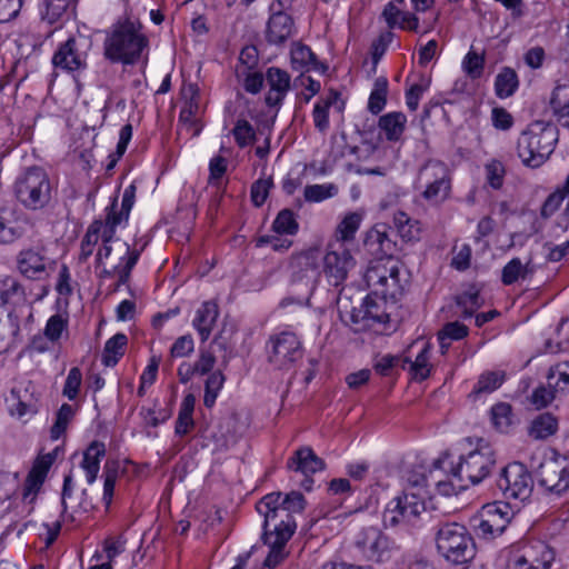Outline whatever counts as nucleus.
Wrapping results in <instances>:
<instances>
[{"label":"nucleus","mask_w":569,"mask_h":569,"mask_svg":"<svg viewBox=\"0 0 569 569\" xmlns=\"http://www.w3.org/2000/svg\"><path fill=\"white\" fill-rule=\"evenodd\" d=\"M356 261L345 244L331 242L323 257V272L332 286L342 283L348 272L353 269Z\"/></svg>","instance_id":"nucleus-15"},{"label":"nucleus","mask_w":569,"mask_h":569,"mask_svg":"<svg viewBox=\"0 0 569 569\" xmlns=\"http://www.w3.org/2000/svg\"><path fill=\"white\" fill-rule=\"evenodd\" d=\"M117 227H112V232L108 228L103 233L102 247L97 253V263L108 264L113 270H118L119 280L116 289L129 281L132 268L136 266L140 252L131 250L130 246L119 238H114Z\"/></svg>","instance_id":"nucleus-5"},{"label":"nucleus","mask_w":569,"mask_h":569,"mask_svg":"<svg viewBox=\"0 0 569 569\" xmlns=\"http://www.w3.org/2000/svg\"><path fill=\"white\" fill-rule=\"evenodd\" d=\"M272 184L271 178L259 179L253 182L251 187V200L256 207H261L264 203Z\"/></svg>","instance_id":"nucleus-58"},{"label":"nucleus","mask_w":569,"mask_h":569,"mask_svg":"<svg viewBox=\"0 0 569 569\" xmlns=\"http://www.w3.org/2000/svg\"><path fill=\"white\" fill-rule=\"evenodd\" d=\"M56 67L68 71H74L84 66V60L77 51L76 40L68 39L62 43L52 58Z\"/></svg>","instance_id":"nucleus-26"},{"label":"nucleus","mask_w":569,"mask_h":569,"mask_svg":"<svg viewBox=\"0 0 569 569\" xmlns=\"http://www.w3.org/2000/svg\"><path fill=\"white\" fill-rule=\"evenodd\" d=\"M269 91L266 96V103L269 107L280 106L290 90V76L287 71L271 67L266 74Z\"/></svg>","instance_id":"nucleus-20"},{"label":"nucleus","mask_w":569,"mask_h":569,"mask_svg":"<svg viewBox=\"0 0 569 569\" xmlns=\"http://www.w3.org/2000/svg\"><path fill=\"white\" fill-rule=\"evenodd\" d=\"M521 549L533 569H550L555 553L547 545L537 541L525 545Z\"/></svg>","instance_id":"nucleus-29"},{"label":"nucleus","mask_w":569,"mask_h":569,"mask_svg":"<svg viewBox=\"0 0 569 569\" xmlns=\"http://www.w3.org/2000/svg\"><path fill=\"white\" fill-rule=\"evenodd\" d=\"M6 402L11 415L22 417L27 413L36 411L37 399L34 397V386L29 380L17 382L10 395L6 398Z\"/></svg>","instance_id":"nucleus-17"},{"label":"nucleus","mask_w":569,"mask_h":569,"mask_svg":"<svg viewBox=\"0 0 569 569\" xmlns=\"http://www.w3.org/2000/svg\"><path fill=\"white\" fill-rule=\"evenodd\" d=\"M547 382L550 388L563 391L569 387V363H558L551 367L547 375Z\"/></svg>","instance_id":"nucleus-45"},{"label":"nucleus","mask_w":569,"mask_h":569,"mask_svg":"<svg viewBox=\"0 0 569 569\" xmlns=\"http://www.w3.org/2000/svg\"><path fill=\"white\" fill-rule=\"evenodd\" d=\"M496 465L493 450L489 446L480 447L451 468V476L458 480L459 489H467L470 485H478L486 479Z\"/></svg>","instance_id":"nucleus-6"},{"label":"nucleus","mask_w":569,"mask_h":569,"mask_svg":"<svg viewBox=\"0 0 569 569\" xmlns=\"http://www.w3.org/2000/svg\"><path fill=\"white\" fill-rule=\"evenodd\" d=\"M148 46V39L141 32V24L130 19L114 23L103 42L104 56L112 62L133 64Z\"/></svg>","instance_id":"nucleus-2"},{"label":"nucleus","mask_w":569,"mask_h":569,"mask_svg":"<svg viewBox=\"0 0 569 569\" xmlns=\"http://www.w3.org/2000/svg\"><path fill=\"white\" fill-rule=\"evenodd\" d=\"M550 107L557 121L569 129V87L558 86L550 98Z\"/></svg>","instance_id":"nucleus-31"},{"label":"nucleus","mask_w":569,"mask_h":569,"mask_svg":"<svg viewBox=\"0 0 569 569\" xmlns=\"http://www.w3.org/2000/svg\"><path fill=\"white\" fill-rule=\"evenodd\" d=\"M557 141L556 126L545 121H535L518 139V156L525 166L538 168L553 152Z\"/></svg>","instance_id":"nucleus-3"},{"label":"nucleus","mask_w":569,"mask_h":569,"mask_svg":"<svg viewBox=\"0 0 569 569\" xmlns=\"http://www.w3.org/2000/svg\"><path fill=\"white\" fill-rule=\"evenodd\" d=\"M267 361L277 370H290L302 359L303 347L291 331L271 335L266 342Z\"/></svg>","instance_id":"nucleus-9"},{"label":"nucleus","mask_w":569,"mask_h":569,"mask_svg":"<svg viewBox=\"0 0 569 569\" xmlns=\"http://www.w3.org/2000/svg\"><path fill=\"white\" fill-rule=\"evenodd\" d=\"M47 263L48 259L34 249L21 251L18 258L20 272L30 279L41 278L46 273Z\"/></svg>","instance_id":"nucleus-25"},{"label":"nucleus","mask_w":569,"mask_h":569,"mask_svg":"<svg viewBox=\"0 0 569 569\" xmlns=\"http://www.w3.org/2000/svg\"><path fill=\"white\" fill-rule=\"evenodd\" d=\"M365 243L371 252L379 256L391 257L395 249V242L389 238L385 224L372 228L368 232Z\"/></svg>","instance_id":"nucleus-27"},{"label":"nucleus","mask_w":569,"mask_h":569,"mask_svg":"<svg viewBox=\"0 0 569 569\" xmlns=\"http://www.w3.org/2000/svg\"><path fill=\"white\" fill-rule=\"evenodd\" d=\"M527 273V266H523L519 258H513L503 267L501 280L505 284H511L519 279H525Z\"/></svg>","instance_id":"nucleus-50"},{"label":"nucleus","mask_w":569,"mask_h":569,"mask_svg":"<svg viewBox=\"0 0 569 569\" xmlns=\"http://www.w3.org/2000/svg\"><path fill=\"white\" fill-rule=\"evenodd\" d=\"M417 184L423 188L421 197L431 204H440L449 198L451 177L448 167L439 160L427 161L419 170Z\"/></svg>","instance_id":"nucleus-8"},{"label":"nucleus","mask_w":569,"mask_h":569,"mask_svg":"<svg viewBox=\"0 0 569 569\" xmlns=\"http://www.w3.org/2000/svg\"><path fill=\"white\" fill-rule=\"evenodd\" d=\"M457 306L462 309V316L470 318L481 307L479 292L476 290L466 291L456 297Z\"/></svg>","instance_id":"nucleus-51"},{"label":"nucleus","mask_w":569,"mask_h":569,"mask_svg":"<svg viewBox=\"0 0 569 569\" xmlns=\"http://www.w3.org/2000/svg\"><path fill=\"white\" fill-rule=\"evenodd\" d=\"M67 322L60 315H54L49 318L44 335L46 337L51 340L56 341L61 337L62 331L66 329Z\"/></svg>","instance_id":"nucleus-63"},{"label":"nucleus","mask_w":569,"mask_h":569,"mask_svg":"<svg viewBox=\"0 0 569 569\" xmlns=\"http://www.w3.org/2000/svg\"><path fill=\"white\" fill-rule=\"evenodd\" d=\"M558 391L555 388H550L549 385L539 386L535 389L531 396V403L537 408H545L555 399Z\"/></svg>","instance_id":"nucleus-60"},{"label":"nucleus","mask_w":569,"mask_h":569,"mask_svg":"<svg viewBox=\"0 0 569 569\" xmlns=\"http://www.w3.org/2000/svg\"><path fill=\"white\" fill-rule=\"evenodd\" d=\"M0 299L3 305H16L24 300V291L14 278L7 277L0 280Z\"/></svg>","instance_id":"nucleus-42"},{"label":"nucleus","mask_w":569,"mask_h":569,"mask_svg":"<svg viewBox=\"0 0 569 569\" xmlns=\"http://www.w3.org/2000/svg\"><path fill=\"white\" fill-rule=\"evenodd\" d=\"M337 306L339 310L340 318L351 323H362L365 322L366 326H369L367 320V315H365V307L363 301L359 305V307L351 306L349 307L347 298L339 296L337 300Z\"/></svg>","instance_id":"nucleus-41"},{"label":"nucleus","mask_w":569,"mask_h":569,"mask_svg":"<svg viewBox=\"0 0 569 569\" xmlns=\"http://www.w3.org/2000/svg\"><path fill=\"white\" fill-rule=\"evenodd\" d=\"M82 381V375L79 368H71L63 387V396L69 400L77 398Z\"/></svg>","instance_id":"nucleus-57"},{"label":"nucleus","mask_w":569,"mask_h":569,"mask_svg":"<svg viewBox=\"0 0 569 569\" xmlns=\"http://www.w3.org/2000/svg\"><path fill=\"white\" fill-rule=\"evenodd\" d=\"M378 124L387 140L398 141L406 129L407 117L402 112H389L380 117Z\"/></svg>","instance_id":"nucleus-32"},{"label":"nucleus","mask_w":569,"mask_h":569,"mask_svg":"<svg viewBox=\"0 0 569 569\" xmlns=\"http://www.w3.org/2000/svg\"><path fill=\"white\" fill-rule=\"evenodd\" d=\"M365 315H367L368 323L370 321L385 323L389 320V316L381 308V303L372 299L370 296L363 300Z\"/></svg>","instance_id":"nucleus-55"},{"label":"nucleus","mask_w":569,"mask_h":569,"mask_svg":"<svg viewBox=\"0 0 569 569\" xmlns=\"http://www.w3.org/2000/svg\"><path fill=\"white\" fill-rule=\"evenodd\" d=\"M292 282L303 286L308 291L313 290L320 277L317 259L312 254L299 257L292 264Z\"/></svg>","instance_id":"nucleus-21"},{"label":"nucleus","mask_w":569,"mask_h":569,"mask_svg":"<svg viewBox=\"0 0 569 569\" xmlns=\"http://www.w3.org/2000/svg\"><path fill=\"white\" fill-rule=\"evenodd\" d=\"M402 361L410 365L413 379L420 381L427 379L432 368L430 363V346L426 343L415 361H410L408 358H405Z\"/></svg>","instance_id":"nucleus-38"},{"label":"nucleus","mask_w":569,"mask_h":569,"mask_svg":"<svg viewBox=\"0 0 569 569\" xmlns=\"http://www.w3.org/2000/svg\"><path fill=\"white\" fill-rule=\"evenodd\" d=\"M436 546L448 561L463 563L475 555V543L467 528L458 522H441L437 526Z\"/></svg>","instance_id":"nucleus-4"},{"label":"nucleus","mask_w":569,"mask_h":569,"mask_svg":"<svg viewBox=\"0 0 569 569\" xmlns=\"http://www.w3.org/2000/svg\"><path fill=\"white\" fill-rule=\"evenodd\" d=\"M219 316L218 305L213 301H204L196 311L192 326L200 335L202 341L208 340Z\"/></svg>","instance_id":"nucleus-24"},{"label":"nucleus","mask_w":569,"mask_h":569,"mask_svg":"<svg viewBox=\"0 0 569 569\" xmlns=\"http://www.w3.org/2000/svg\"><path fill=\"white\" fill-rule=\"evenodd\" d=\"M272 14L269 18L267 26V40L272 44H282L295 32V22L290 14L283 10H277L272 6Z\"/></svg>","instance_id":"nucleus-18"},{"label":"nucleus","mask_w":569,"mask_h":569,"mask_svg":"<svg viewBox=\"0 0 569 569\" xmlns=\"http://www.w3.org/2000/svg\"><path fill=\"white\" fill-rule=\"evenodd\" d=\"M51 182L47 172L33 167L28 169L16 181V196L18 200L30 210H38L46 207L51 199Z\"/></svg>","instance_id":"nucleus-7"},{"label":"nucleus","mask_w":569,"mask_h":569,"mask_svg":"<svg viewBox=\"0 0 569 569\" xmlns=\"http://www.w3.org/2000/svg\"><path fill=\"white\" fill-rule=\"evenodd\" d=\"M305 505V497L298 491L286 497L281 492H271L258 502L257 510L264 518L262 540L269 547L266 567L276 568L288 556L287 543L297 528L295 513H300Z\"/></svg>","instance_id":"nucleus-1"},{"label":"nucleus","mask_w":569,"mask_h":569,"mask_svg":"<svg viewBox=\"0 0 569 569\" xmlns=\"http://www.w3.org/2000/svg\"><path fill=\"white\" fill-rule=\"evenodd\" d=\"M127 341V337L123 333H117L110 338L104 345L102 363L107 367L114 366L123 355Z\"/></svg>","instance_id":"nucleus-40"},{"label":"nucleus","mask_w":569,"mask_h":569,"mask_svg":"<svg viewBox=\"0 0 569 569\" xmlns=\"http://www.w3.org/2000/svg\"><path fill=\"white\" fill-rule=\"evenodd\" d=\"M224 380L226 378L220 370L212 372L207 378L203 397V403L207 408H211L216 403L217 397L223 387Z\"/></svg>","instance_id":"nucleus-44"},{"label":"nucleus","mask_w":569,"mask_h":569,"mask_svg":"<svg viewBox=\"0 0 569 569\" xmlns=\"http://www.w3.org/2000/svg\"><path fill=\"white\" fill-rule=\"evenodd\" d=\"M425 511L426 502L420 493L406 491L387 505L383 523L387 527L415 525Z\"/></svg>","instance_id":"nucleus-11"},{"label":"nucleus","mask_w":569,"mask_h":569,"mask_svg":"<svg viewBox=\"0 0 569 569\" xmlns=\"http://www.w3.org/2000/svg\"><path fill=\"white\" fill-rule=\"evenodd\" d=\"M298 228L295 213L289 209L281 210L273 221V230L278 233L295 234Z\"/></svg>","instance_id":"nucleus-49"},{"label":"nucleus","mask_w":569,"mask_h":569,"mask_svg":"<svg viewBox=\"0 0 569 569\" xmlns=\"http://www.w3.org/2000/svg\"><path fill=\"white\" fill-rule=\"evenodd\" d=\"M487 181L493 189L501 188L505 178V167L498 160H491L485 166Z\"/></svg>","instance_id":"nucleus-54"},{"label":"nucleus","mask_w":569,"mask_h":569,"mask_svg":"<svg viewBox=\"0 0 569 569\" xmlns=\"http://www.w3.org/2000/svg\"><path fill=\"white\" fill-rule=\"evenodd\" d=\"M106 229V220H96L91 223L81 241L80 260L86 261L91 256L93 247L98 243L99 239L101 238L103 240Z\"/></svg>","instance_id":"nucleus-35"},{"label":"nucleus","mask_w":569,"mask_h":569,"mask_svg":"<svg viewBox=\"0 0 569 569\" xmlns=\"http://www.w3.org/2000/svg\"><path fill=\"white\" fill-rule=\"evenodd\" d=\"M537 479L550 496L561 497L569 489V466L549 459L540 463Z\"/></svg>","instance_id":"nucleus-16"},{"label":"nucleus","mask_w":569,"mask_h":569,"mask_svg":"<svg viewBox=\"0 0 569 569\" xmlns=\"http://www.w3.org/2000/svg\"><path fill=\"white\" fill-rule=\"evenodd\" d=\"M491 419L495 427L500 431H506L511 423V406L500 402L491 408Z\"/></svg>","instance_id":"nucleus-52"},{"label":"nucleus","mask_w":569,"mask_h":569,"mask_svg":"<svg viewBox=\"0 0 569 569\" xmlns=\"http://www.w3.org/2000/svg\"><path fill=\"white\" fill-rule=\"evenodd\" d=\"M26 232L24 221L9 208H0V244H11Z\"/></svg>","instance_id":"nucleus-22"},{"label":"nucleus","mask_w":569,"mask_h":569,"mask_svg":"<svg viewBox=\"0 0 569 569\" xmlns=\"http://www.w3.org/2000/svg\"><path fill=\"white\" fill-rule=\"evenodd\" d=\"M194 403L196 397L192 393L184 396L176 421V435L184 436L193 428L194 421L192 413L194 410Z\"/></svg>","instance_id":"nucleus-33"},{"label":"nucleus","mask_w":569,"mask_h":569,"mask_svg":"<svg viewBox=\"0 0 569 569\" xmlns=\"http://www.w3.org/2000/svg\"><path fill=\"white\" fill-rule=\"evenodd\" d=\"M194 342L190 335L179 337L171 347V356L181 358L193 352Z\"/></svg>","instance_id":"nucleus-64"},{"label":"nucleus","mask_w":569,"mask_h":569,"mask_svg":"<svg viewBox=\"0 0 569 569\" xmlns=\"http://www.w3.org/2000/svg\"><path fill=\"white\" fill-rule=\"evenodd\" d=\"M509 503L493 502L485 506L480 516L475 519V529L483 539H491L501 535L512 518Z\"/></svg>","instance_id":"nucleus-14"},{"label":"nucleus","mask_w":569,"mask_h":569,"mask_svg":"<svg viewBox=\"0 0 569 569\" xmlns=\"http://www.w3.org/2000/svg\"><path fill=\"white\" fill-rule=\"evenodd\" d=\"M103 476H104V483H103V498L102 499H103L106 506L109 507L111 503L112 497H113L118 471L116 468L110 467L109 465H106Z\"/></svg>","instance_id":"nucleus-61"},{"label":"nucleus","mask_w":569,"mask_h":569,"mask_svg":"<svg viewBox=\"0 0 569 569\" xmlns=\"http://www.w3.org/2000/svg\"><path fill=\"white\" fill-rule=\"evenodd\" d=\"M136 198V186L130 184L127 187L122 194L121 207L118 209L117 200H114L109 208H107V228L108 232H112V227H118L127 222L129 213L132 209Z\"/></svg>","instance_id":"nucleus-23"},{"label":"nucleus","mask_w":569,"mask_h":569,"mask_svg":"<svg viewBox=\"0 0 569 569\" xmlns=\"http://www.w3.org/2000/svg\"><path fill=\"white\" fill-rule=\"evenodd\" d=\"M485 59L475 51H469L463 59V69L472 78L481 74Z\"/></svg>","instance_id":"nucleus-62"},{"label":"nucleus","mask_w":569,"mask_h":569,"mask_svg":"<svg viewBox=\"0 0 569 569\" xmlns=\"http://www.w3.org/2000/svg\"><path fill=\"white\" fill-rule=\"evenodd\" d=\"M68 4V0H43L40 11L42 20L50 24L57 22L64 13Z\"/></svg>","instance_id":"nucleus-47"},{"label":"nucleus","mask_w":569,"mask_h":569,"mask_svg":"<svg viewBox=\"0 0 569 569\" xmlns=\"http://www.w3.org/2000/svg\"><path fill=\"white\" fill-rule=\"evenodd\" d=\"M337 193L338 187L335 183L308 184L303 190V197L308 202H321L333 198Z\"/></svg>","instance_id":"nucleus-43"},{"label":"nucleus","mask_w":569,"mask_h":569,"mask_svg":"<svg viewBox=\"0 0 569 569\" xmlns=\"http://www.w3.org/2000/svg\"><path fill=\"white\" fill-rule=\"evenodd\" d=\"M365 280L373 295L379 296L383 301L396 299L402 292L399 267L391 259L371 262L365 273Z\"/></svg>","instance_id":"nucleus-10"},{"label":"nucleus","mask_w":569,"mask_h":569,"mask_svg":"<svg viewBox=\"0 0 569 569\" xmlns=\"http://www.w3.org/2000/svg\"><path fill=\"white\" fill-rule=\"evenodd\" d=\"M355 543L365 559L378 563L389 561L397 550L396 543L376 527L363 528Z\"/></svg>","instance_id":"nucleus-12"},{"label":"nucleus","mask_w":569,"mask_h":569,"mask_svg":"<svg viewBox=\"0 0 569 569\" xmlns=\"http://www.w3.org/2000/svg\"><path fill=\"white\" fill-rule=\"evenodd\" d=\"M505 379L506 373L502 370L485 371L479 376L472 393L476 396L491 393L503 383Z\"/></svg>","instance_id":"nucleus-39"},{"label":"nucleus","mask_w":569,"mask_h":569,"mask_svg":"<svg viewBox=\"0 0 569 569\" xmlns=\"http://www.w3.org/2000/svg\"><path fill=\"white\" fill-rule=\"evenodd\" d=\"M361 221L362 214L360 212L347 213L336 228V240L333 242L343 244L346 241L353 240Z\"/></svg>","instance_id":"nucleus-34"},{"label":"nucleus","mask_w":569,"mask_h":569,"mask_svg":"<svg viewBox=\"0 0 569 569\" xmlns=\"http://www.w3.org/2000/svg\"><path fill=\"white\" fill-rule=\"evenodd\" d=\"M507 499H528L532 492L533 480L525 465L512 462L505 467L497 482Z\"/></svg>","instance_id":"nucleus-13"},{"label":"nucleus","mask_w":569,"mask_h":569,"mask_svg":"<svg viewBox=\"0 0 569 569\" xmlns=\"http://www.w3.org/2000/svg\"><path fill=\"white\" fill-rule=\"evenodd\" d=\"M53 457L49 453L36 460L24 483V495L36 492L43 483L46 476L52 465Z\"/></svg>","instance_id":"nucleus-30"},{"label":"nucleus","mask_w":569,"mask_h":569,"mask_svg":"<svg viewBox=\"0 0 569 569\" xmlns=\"http://www.w3.org/2000/svg\"><path fill=\"white\" fill-rule=\"evenodd\" d=\"M557 429V419L550 413H541L532 420L529 435L536 440L547 439L556 433Z\"/></svg>","instance_id":"nucleus-36"},{"label":"nucleus","mask_w":569,"mask_h":569,"mask_svg":"<svg viewBox=\"0 0 569 569\" xmlns=\"http://www.w3.org/2000/svg\"><path fill=\"white\" fill-rule=\"evenodd\" d=\"M106 455V446L103 442L93 441L83 453L81 467L86 472L87 481L92 483L100 470V460Z\"/></svg>","instance_id":"nucleus-28"},{"label":"nucleus","mask_w":569,"mask_h":569,"mask_svg":"<svg viewBox=\"0 0 569 569\" xmlns=\"http://www.w3.org/2000/svg\"><path fill=\"white\" fill-rule=\"evenodd\" d=\"M387 86L388 83L386 79L376 80L375 89L372 90L368 101V109L373 114H378L386 106Z\"/></svg>","instance_id":"nucleus-48"},{"label":"nucleus","mask_w":569,"mask_h":569,"mask_svg":"<svg viewBox=\"0 0 569 569\" xmlns=\"http://www.w3.org/2000/svg\"><path fill=\"white\" fill-rule=\"evenodd\" d=\"M519 80L516 71L505 67L496 77L495 90L499 98H508L518 89Z\"/></svg>","instance_id":"nucleus-37"},{"label":"nucleus","mask_w":569,"mask_h":569,"mask_svg":"<svg viewBox=\"0 0 569 569\" xmlns=\"http://www.w3.org/2000/svg\"><path fill=\"white\" fill-rule=\"evenodd\" d=\"M291 61L296 68L317 69V59L311 49L307 46L296 44L291 50Z\"/></svg>","instance_id":"nucleus-46"},{"label":"nucleus","mask_w":569,"mask_h":569,"mask_svg":"<svg viewBox=\"0 0 569 569\" xmlns=\"http://www.w3.org/2000/svg\"><path fill=\"white\" fill-rule=\"evenodd\" d=\"M287 467L308 477L323 470L326 463L310 447H301L288 459Z\"/></svg>","instance_id":"nucleus-19"},{"label":"nucleus","mask_w":569,"mask_h":569,"mask_svg":"<svg viewBox=\"0 0 569 569\" xmlns=\"http://www.w3.org/2000/svg\"><path fill=\"white\" fill-rule=\"evenodd\" d=\"M566 200V194L562 191L551 193L542 204L541 217L547 219L553 214H558L563 209L562 203Z\"/></svg>","instance_id":"nucleus-56"},{"label":"nucleus","mask_w":569,"mask_h":569,"mask_svg":"<svg viewBox=\"0 0 569 569\" xmlns=\"http://www.w3.org/2000/svg\"><path fill=\"white\" fill-rule=\"evenodd\" d=\"M232 132L240 147H246L254 140V130L247 120H239Z\"/></svg>","instance_id":"nucleus-59"},{"label":"nucleus","mask_w":569,"mask_h":569,"mask_svg":"<svg viewBox=\"0 0 569 569\" xmlns=\"http://www.w3.org/2000/svg\"><path fill=\"white\" fill-rule=\"evenodd\" d=\"M74 415V409L68 403H63L58 413L54 425L51 428V437L58 439L67 429L68 422Z\"/></svg>","instance_id":"nucleus-53"}]
</instances>
